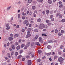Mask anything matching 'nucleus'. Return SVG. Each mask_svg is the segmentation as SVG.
Here are the masks:
<instances>
[{
  "label": "nucleus",
  "mask_w": 65,
  "mask_h": 65,
  "mask_svg": "<svg viewBox=\"0 0 65 65\" xmlns=\"http://www.w3.org/2000/svg\"><path fill=\"white\" fill-rule=\"evenodd\" d=\"M61 32L62 34V33H64V31L63 30H62L61 31Z\"/></svg>",
  "instance_id": "49530a36"
},
{
  "label": "nucleus",
  "mask_w": 65,
  "mask_h": 65,
  "mask_svg": "<svg viewBox=\"0 0 65 65\" xmlns=\"http://www.w3.org/2000/svg\"><path fill=\"white\" fill-rule=\"evenodd\" d=\"M20 58H22V56L21 55H20L18 57V59H20Z\"/></svg>",
  "instance_id": "ea45409f"
},
{
  "label": "nucleus",
  "mask_w": 65,
  "mask_h": 65,
  "mask_svg": "<svg viewBox=\"0 0 65 65\" xmlns=\"http://www.w3.org/2000/svg\"><path fill=\"white\" fill-rule=\"evenodd\" d=\"M19 35L18 34H15L14 35L15 37H19Z\"/></svg>",
  "instance_id": "dca6fc26"
},
{
  "label": "nucleus",
  "mask_w": 65,
  "mask_h": 65,
  "mask_svg": "<svg viewBox=\"0 0 65 65\" xmlns=\"http://www.w3.org/2000/svg\"><path fill=\"white\" fill-rule=\"evenodd\" d=\"M33 44H34V43H31V46L32 47L33 46Z\"/></svg>",
  "instance_id": "864d4df0"
},
{
  "label": "nucleus",
  "mask_w": 65,
  "mask_h": 65,
  "mask_svg": "<svg viewBox=\"0 0 65 65\" xmlns=\"http://www.w3.org/2000/svg\"><path fill=\"white\" fill-rule=\"evenodd\" d=\"M64 48V46H61L60 47L61 49H62V48Z\"/></svg>",
  "instance_id": "c03bdc74"
},
{
  "label": "nucleus",
  "mask_w": 65,
  "mask_h": 65,
  "mask_svg": "<svg viewBox=\"0 0 65 65\" xmlns=\"http://www.w3.org/2000/svg\"><path fill=\"white\" fill-rule=\"evenodd\" d=\"M31 34H28L26 36V38H28L29 37H30V36H31Z\"/></svg>",
  "instance_id": "39448f33"
},
{
  "label": "nucleus",
  "mask_w": 65,
  "mask_h": 65,
  "mask_svg": "<svg viewBox=\"0 0 65 65\" xmlns=\"http://www.w3.org/2000/svg\"><path fill=\"white\" fill-rule=\"evenodd\" d=\"M3 65H6V62H5L2 63Z\"/></svg>",
  "instance_id": "37998d69"
},
{
  "label": "nucleus",
  "mask_w": 65,
  "mask_h": 65,
  "mask_svg": "<svg viewBox=\"0 0 65 65\" xmlns=\"http://www.w3.org/2000/svg\"><path fill=\"white\" fill-rule=\"evenodd\" d=\"M63 6V5L62 4H61L59 6V7L60 8H61V7H62Z\"/></svg>",
  "instance_id": "c85d7f7f"
},
{
  "label": "nucleus",
  "mask_w": 65,
  "mask_h": 65,
  "mask_svg": "<svg viewBox=\"0 0 65 65\" xmlns=\"http://www.w3.org/2000/svg\"><path fill=\"white\" fill-rule=\"evenodd\" d=\"M44 28H45V25L44 24L42 23L40 25L39 29L41 30Z\"/></svg>",
  "instance_id": "f03ea898"
},
{
  "label": "nucleus",
  "mask_w": 65,
  "mask_h": 65,
  "mask_svg": "<svg viewBox=\"0 0 65 65\" xmlns=\"http://www.w3.org/2000/svg\"><path fill=\"white\" fill-rule=\"evenodd\" d=\"M32 53V52L31 51H29V52H28V54L29 55H31Z\"/></svg>",
  "instance_id": "c9c22d12"
},
{
  "label": "nucleus",
  "mask_w": 65,
  "mask_h": 65,
  "mask_svg": "<svg viewBox=\"0 0 65 65\" xmlns=\"http://www.w3.org/2000/svg\"><path fill=\"white\" fill-rule=\"evenodd\" d=\"M35 39H37V38L38 37V35H36V36H35Z\"/></svg>",
  "instance_id": "f3484780"
},
{
  "label": "nucleus",
  "mask_w": 65,
  "mask_h": 65,
  "mask_svg": "<svg viewBox=\"0 0 65 65\" xmlns=\"http://www.w3.org/2000/svg\"><path fill=\"white\" fill-rule=\"evenodd\" d=\"M65 22V19H63L61 21H60L59 22L60 23H61V22H62V23H63L64 22Z\"/></svg>",
  "instance_id": "0eeeda50"
},
{
  "label": "nucleus",
  "mask_w": 65,
  "mask_h": 65,
  "mask_svg": "<svg viewBox=\"0 0 65 65\" xmlns=\"http://www.w3.org/2000/svg\"><path fill=\"white\" fill-rule=\"evenodd\" d=\"M45 56H44L43 57H42V59H45Z\"/></svg>",
  "instance_id": "774afa93"
},
{
  "label": "nucleus",
  "mask_w": 65,
  "mask_h": 65,
  "mask_svg": "<svg viewBox=\"0 0 65 65\" xmlns=\"http://www.w3.org/2000/svg\"><path fill=\"white\" fill-rule=\"evenodd\" d=\"M46 23H48L50 22V20H46Z\"/></svg>",
  "instance_id": "2f4dec72"
},
{
  "label": "nucleus",
  "mask_w": 65,
  "mask_h": 65,
  "mask_svg": "<svg viewBox=\"0 0 65 65\" xmlns=\"http://www.w3.org/2000/svg\"><path fill=\"white\" fill-rule=\"evenodd\" d=\"M13 34H10V36H11V37H13Z\"/></svg>",
  "instance_id": "13d9d810"
},
{
  "label": "nucleus",
  "mask_w": 65,
  "mask_h": 65,
  "mask_svg": "<svg viewBox=\"0 0 65 65\" xmlns=\"http://www.w3.org/2000/svg\"><path fill=\"white\" fill-rule=\"evenodd\" d=\"M41 53H42V51L41 50H39L38 51V54H41Z\"/></svg>",
  "instance_id": "2eb2a0df"
},
{
  "label": "nucleus",
  "mask_w": 65,
  "mask_h": 65,
  "mask_svg": "<svg viewBox=\"0 0 65 65\" xmlns=\"http://www.w3.org/2000/svg\"><path fill=\"white\" fill-rule=\"evenodd\" d=\"M25 31V29H22V32H24Z\"/></svg>",
  "instance_id": "58836bf2"
},
{
  "label": "nucleus",
  "mask_w": 65,
  "mask_h": 65,
  "mask_svg": "<svg viewBox=\"0 0 65 65\" xmlns=\"http://www.w3.org/2000/svg\"><path fill=\"white\" fill-rule=\"evenodd\" d=\"M18 54L19 53H18V52H16L15 54V56H17V55H18Z\"/></svg>",
  "instance_id": "4c0bfd02"
},
{
  "label": "nucleus",
  "mask_w": 65,
  "mask_h": 65,
  "mask_svg": "<svg viewBox=\"0 0 65 65\" xmlns=\"http://www.w3.org/2000/svg\"><path fill=\"white\" fill-rule=\"evenodd\" d=\"M37 21L38 22H41V19L39 18V19H38Z\"/></svg>",
  "instance_id": "ddd939ff"
},
{
  "label": "nucleus",
  "mask_w": 65,
  "mask_h": 65,
  "mask_svg": "<svg viewBox=\"0 0 65 65\" xmlns=\"http://www.w3.org/2000/svg\"><path fill=\"white\" fill-rule=\"evenodd\" d=\"M35 32H38V30L37 29H36L34 30Z\"/></svg>",
  "instance_id": "393cba45"
},
{
  "label": "nucleus",
  "mask_w": 65,
  "mask_h": 65,
  "mask_svg": "<svg viewBox=\"0 0 65 65\" xmlns=\"http://www.w3.org/2000/svg\"><path fill=\"white\" fill-rule=\"evenodd\" d=\"M30 57L29 56V55H27V56H26V58H27V59H29V58Z\"/></svg>",
  "instance_id": "79ce46f5"
},
{
  "label": "nucleus",
  "mask_w": 65,
  "mask_h": 65,
  "mask_svg": "<svg viewBox=\"0 0 65 65\" xmlns=\"http://www.w3.org/2000/svg\"><path fill=\"white\" fill-rule=\"evenodd\" d=\"M27 23L28 20H26L23 22V24H24V25H26V24H27Z\"/></svg>",
  "instance_id": "423d86ee"
},
{
  "label": "nucleus",
  "mask_w": 65,
  "mask_h": 65,
  "mask_svg": "<svg viewBox=\"0 0 65 65\" xmlns=\"http://www.w3.org/2000/svg\"><path fill=\"white\" fill-rule=\"evenodd\" d=\"M25 45L24 44H22L21 46V48H23V47H24V46H25Z\"/></svg>",
  "instance_id": "412c9836"
},
{
  "label": "nucleus",
  "mask_w": 65,
  "mask_h": 65,
  "mask_svg": "<svg viewBox=\"0 0 65 65\" xmlns=\"http://www.w3.org/2000/svg\"><path fill=\"white\" fill-rule=\"evenodd\" d=\"M21 46L20 45H18L16 47V49L17 50H19V49H20V47Z\"/></svg>",
  "instance_id": "9b49d317"
},
{
  "label": "nucleus",
  "mask_w": 65,
  "mask_h": 65,
  "mask_svg": "<svg viewBox=\"0 0 65 65\" xmlns=\"http://www.w3.org/2000/svg\"><path fill=\"white\" fill-rule=\"evenodd\" d=\"M28 31H31V30H32V29L31 28H28Z\"/></svg>",
  "instance_id": "de8ad7c7"
},
{
  "label": "nucleus",
  "mask_w": 65,
  "mask_h": 65,
  "mask_svg": "<svg viewBox=\"0 0 65 65\" xmlns=\"http://www.w3.org/2000/svg\"><path fill=\"white\" fill-rule=\"evenodd\" d=\"M14 53L13 52H12L11 53V56H12L13 55Z\"/></svg>",
  "instance_id": "680f3d73"
},
{
  "label": "nucleus",
  "mask_w": 65,
  "mask_h": 65,
  "mask_svg": "<svg viewBox=\"0 0 65 65\" xmlns=\"http://www.w3.org/2000/svg\"><path fill=\"white\" fill-rule=\"evenodd\" d=\"M27 46H26L24 48V50H25L26 49H27Z\"/></svg>",
  "instance_id": "4d7b16f0"
},
{
  "label": "nucleus",
  "mask_w": 65,
  "mask_h": 65,
  "mask_svg": "<svg viewBox=\"0 0 65 65\" xmlns=\"http://www.w3.org/2000/svg\"><path fill=\"white\" fill-rule=\"evenodd\" d=\"M28 65H31L32 64V61L29 60L28 61Z\"/></svg>",
  "instance_id": "20e7f679"
},
{
  "label": "nucleus",
  "mask_w": 65,
  "mask_h": 65,
  "mask_svg": "<svg viewBox=\"0 0 65 65\" xmlns=\"http://www.w3.org/2000/svg\"><path fill=\"white\" fill-rule=\"evenodd\" d=\"M26 13L24 12H23L22 13V15H24V16L26 15Z\"/></svg>",
  "instance_id": "473e14b6"
},
{
  "label": "nucleus",
  "mask_w": 65,
  "mask_h": 65,
  "mask_svg": "<svg viewBox=\"0 0 65 65\" xmlns=\"http://www.w3.org/2000/svg\"><path fill=\"white\" fill-rule=\"evenodd\" d=\"M28 3H31L32 2V0H28Z\"/></svg>",
  "instance_id": "b1692460"
},
{
  "label": "nucleus",
  "mask_w": 65,
  "mask_h": 65,
  "mask_svg": "<svg viewBox=\"0 0 65 65\" xmlns=\"http://www.w3.org/2000/svg\"><path fill=\"white\" fill-rule=\"evenodd\" d=\"M40 61V59H37V61L38 62H39Z\"/></svg>",
  "instance_id": "a18cd8bd"
},
{
  "label": "nucleus",
  "mask_w": 65,
  "mask_h": 65,
  "mask_svg": "<svg viewBox=\"0 0 65 65\" xmlns=\"http://www.w3.org/2000/svg\"><path fill=\"white\" fill-rule=\"evenodd\" d=\"M57 58H58V57L56 55H55L54 56V59H57Z\"/></svg>",
  "instance_id": "f704fd0d"
},
{
  "label": "nucleus",
  "mask_w": 65,
  "mask_h": 65,
  "mask_svg": "<svg viewBox=\"0 0 65 65\" xmlns=\"http://www.w3.org/2000/svg\"><path fill=\"white\" fill-rule=\"evenodd\" d=\"M5 59L6 60H8V58H7V57H5Z\"/></svg>",
  "instance_id": "6e6d98bb"
},
{
  "label": "nucleus",
  "mask_w": 65,
  "mask_h": 65,
  "mask_svg": "<svg viewBox=\"0 0 65 65\" xmlns=\"http://www.w3.org/2000/svg\"><path fill=\"white\" fill-rule=\"evenodd\" d=\"M63 57H65V53H64L63 54Z\"/></svg>",
  "instance_id": "0e129e2a"
},
{
  "label": "nucleus",
  "mask_w": 65,
  "mask_h": 65,
  "mask_svg": "<svg viewBox=\"0 0 65 65\" xmlns=\"http://www.w3.org/2000/svg\"><path fill=\"white\" fill-rule=\"evenodd\" d=\"M12 47L13 50H14V49H15V47L14 46V45H12Z\"/></svg>",
  "instance_id": "5701e85b"
},
{
  "label": "nucleus",
  "mask_w": 65,
  "mask_h": 65,
  "mask_svg": "<svg viewBox=\"0 0 65 65\" xmlns=\"http://www.w3.org/2000/svg\"><path fill=\"white\" fill-rule=\"evenodd\" d=\"M30 42H28L27 43L26 45H27V46H29V45H30Z\"/></svg>",
  "instance_id": "6ab92c4d"
},
{
  "label": "nucleus",
  "mask_w": 65,
  "mask_h": 65,
  "mask_svg": "<svg viewBox=\"0 0 65 65\" xmlns=\"http://www.w3.org/2000/svg\"><path fill=\"white\" fill-rule=\"evenodd\" d=\"M21 3V2L20 1H19L17 3V4H20Z\"/></svg>",
  "instance_id": "bf43d9fd"
},
{
  "label": "nucleus",
  "mask_w": 65,
  "mask_h": 65,
  "mask_svg": "<svg viewBox=\"0 0 65 65\" xmlns=\"http://www.w3.org/2000/svg\"><path fill=\"white\" fill-rule=\"evenodd\" d=\"M42 13L43 14V15L45 14V11H43V12H42Z\"/></svg>",
  "instance_id": "72a5a7b5"
},
{
  "label": "nucleus",
  "mask_w": 65,
  "mask_h": 65,
  "mask_svg": "<svg viewBox=\"0 0 65 65\" xmlns=\"http://www.w3.org/2000/svg\"><path fill=\"white\" fill-rule=\"evenodd\" d=\"M62 34L60 32H59L58 33L59 36H61V35H62Z\"/></svg>",
  "instance_id": "cd10ccee"
},
{
  "label": "nucleus",
  "mask_w": 65,
  "mask_h": 65,
  "mask_svg": "<svg viewBox=\"0 0 65 65\" xmlns=\"http://www.w3.org/2000/svg\"><path fill=\"white\" fill-rule=\"evenodd\" d=\"M39 42H41V43H42L43 42V41L42 40V38L41 37H39Z\"/></svg>",
  "instance_id": "7ed1b4c3"
},
{
  "label": "nucleus",
  "mask_w": 65,
  "mask_h": 65,
  "mask_svg": "<svg viewBox=\"0 0 65 65\" xmlns=\"http://www.w3.org/2000/svg\"><path fill=\"white\" fill-rule=\"evenodd\" d=\"M22 19L23 20H24V19H25V17H22Z\"/></svg>",
  "instance_id": "603ef678"
},
{
  "label": "nucleus",
  "mask_w": 65,
  "mask_h": 65,
  "mask_svg": "<svg viewBox=\"0 0 65 65\" xmlns=\"http://www.w3.org/2000/svg\"><path fill=\"white\" fill-rule=\"evenodd\" d=\"M22 60L23 61H25V58H22Z\"/></svg>",
  "instance_id": "09e8293b"
},
{
  "label": "nucleus",
  "mask_w": 65,
  "mask_h": 65,
  "mask_svg": "<svg viewBox=\"0 0 65 65\" xmlns=\"http://www.w3.org/2000/svg\"><path fill=\"white\" fill-rule=\"evenodd\" d=\"M11 8V6H10L8 7L7 8V10H9Z\"/></svg>",
  "instance_id": "7c9ffc66"
},
{
  "label": "nucleus",
  "mask_w": 65,
  "mask_h": 65,
  "mask_svg": "<svg viewBox=\"0 0 65 65\" xmlns=\"http://www.w3.org/2000/svg\"><path fill=\"white\" fill-rule=\"evenodd\" d=\"M64 60V58H63L62 57H60L58 58V62H60V64L62 65L63 63V61Z\"/></svg>",
  "instance_id": "f257e3e1"
},
{
  "label": "nucleus",
  "mask_w": 65,
  "mask_h": 65,
  "mask_svg": "<svg viewBox=\"0 0 65 65\" xmlns=\"http://www.w3.org/2000/svg\"><path fill=\"white\" fill-rule=\"evenodd\" d=\"M16 28H19V25H17L16 26Z\"/></svg>",
  "instance_id": "5fc2aeb1"
},
{
  "label": "nucleus",
  "mask_w": 65,
  "mask_h": 65,
  "mask_svg": "<svg viewBox=\"0 0 65 65\" xmlns=\"http://www.w3.org/2000/svg\"><path fill=\"white\" fill-rule=\"evenodd\" d=\"M53 12H54V10H51L50 11V14H52L53 13Z\"/></svg>",
  "instance_id": "e433bc0d"
},
{
  "label": "nucleus",
  "mask_w": 65,
  "mask_h": 65,
  "mask_svg": "<svg viewBox=\"0 0 65 65\" xmlns=\"http://www.w3.org/2000/svg\"><path fill=\"white\" fill-rule=\"evenodd\" d=\"M32 26V24H30L29 25V27H31Z\"/></svg>",
  "instance_id": "052dcab7"
},
{
  "label": "nucleus",
  "mask_w": 65,
  "mask_h": 65,
  "mask_svg": "<svg viewBox=\"0 0 65 65\" xmlns=\"http://www.w3.org/2000/svg\"><path fill=\"white\" fill-rule=\"evenodd\" d=\"M8 39L9 41H11L13 40V38L12 37H9L8 38Z\"/></svg>",
  "instance_id": "1a4fd4ad"
},
{
  "label": "nucleus",
  "mask_w": 65,
  "mask_h": 65,
  "mask_svg": "<svg viewBox=\"0 0 65 65\" xmlns=\"http://www.w3.org/2000/svg\"><path fill=\"white\" fill-rule=\"evenodd\" d=\"M9 25V24L8 23L6 24V27H8Z\"/></svg>",
  "instance_id": "bb28decb"
},
{
  "label": "nucleus",
  "mask_w": 65,
  "mask_h": 65,
  "mask_svg": "<svg viewBox=\"0 0 65 65\" xmlns=\"http://www.w3.org/2000/svg\"><path fill=\"white\" fill-rule=\"evenodd\" d=\"M58 51V54L59 55H60L61 54H62V51Z\"/></svg>",
  "instance_id": "aec40b11"
},
{
  "label": "nucleus",
  "mask_w": 65,
  "mask_h": 65,
  "mask_svg": "<svg viewBox=\"0 0 65 65\" xmlns=\"http://www.w3.org/2000/svg\"><path fill=\"white\" fill-rule=\"evenodd\" d=\"M48 2L49 3V4H52V0H48Z\"/></svg>",
  "instance_id": "9d476101"
},
{
  "label": "nucleus",
  "mask_w": 65,
  "mask_h": 65,
  "mask_svg": "<svg viewBox=\"0 0 65 65\" xmlns=\"http://www.w3.org/2000/svg\"><path fill=\"white\" fill-rule=\"evenodd\" d=\"M23 53V51L22 50H20V54H22Z\"/></svg>",
  "instance_id": "a19ab883"
},
{
  "label": "nucleus",
  "mask_w": 65,
  "mask_h": 65,
  "mask_svg": "<svg viewBox=\"0 0 65 65\" xmlns=\"http://www.w3.org/2000/svg\"><path fill=\"white\" fill-rule=\"evenodd\" d=\"M32 9H33V10H34V9H35L36 8H35V6H32Z\"/></svg>",
  "instance_id": "4be33fe9"
},
{
  "label": "nucleus",
  "mask_w": 65,
  "mask_h": 65,
  "mask_svg": "<svg viewBox=\"0 0 65 65\" xmlns=\"http://www.w3.org/2000/svg\"><path fill=\"white\" fill-rule=\"evenodd\" d=\"M37 12V10H35L34 11V13H36Z\"/></svg>",
  "instance_id": "8fccbe9b"
},
{
  "label": "nucleus",
  "mask_w": 65,
  "mask_h": 65,
  "mask_svg": "<svg viewBox=\"0 0 65 65\" xmlns=\"http://www.w3.org/2000/svg\"><path fill=\"white\" fill-rule=\"evenodd\" d=\"M58 30H57V29H56L55 30V33H58Z\"/></svg>",
  "instance_id": "c756f323"
},
{
  "label": "nucleus",
  "mask_w": 65,
  "mask_h": 65,
  "mask_svg": "<svg viewBox=\"0 0 65 65\" xmlns=\"http://www.w3.org/2000/svg\"><path fill=\"white\" fill-rule=\"evenodd\" d=\"M18 44H19V43H18L17 42H16L15 43V45L16 46H17V45H18Z\"/></svg>",
  "instance_id": "3c124183"
},
{
  "label": "nucleus",
  "mask_w": 65,
  "mask_h": 65,
  "mask_svg": "<svg viewBox=\"0 0 65 65\" xmlns=\"http://www.w3.org/2000/svg\"><path fill=\"white\" fill-rule=\"evenodd\" d=\"M36 45H38L39 46H40L41 45L40 44L39 42H36Z\"/></svg>",
  "instance_id": "f8f14e48"
},
{
  "label": "nucleus",
  "mask_w": 65,
  "mask_h": 65,
  "mask_svg": "<svg viewBox=\"0 0 65 65\" xmlns=\"http://www.w3.org/2000/svg\"><path fill=\"white\" fill-rule=\"evenodd\" d=\"M7 45L8 46H9V43H8L7 44Z\"/></svg>",
  "instance_id": "69168bd1"
},
{
  "label": "nucleus",
  "mask_w": 65,
  "mask_h": 65,
  "mask_svg": "<svg viewBox=\"0 0 65 65\" xmlns=\"http://www.w3.org/2000/svg\"><path fill=\"white\" fill-rule=\"evenodd\" d=\"M47 48L48 49H51L52 48V47L50 45H48L47 47Z\"/></svg>",
  "instance_id": "4468645a"
},
{
  "label": "nucleus",
  "mask_w": 65,
  "mask_h": 65,
  "mask_svg": "<svg viewBox=\"0 0 65 65\" xmlns=\"http://www.w3.org/2000/svg\"><path fill=\"white\" fill-rule=\"evenodd\" d=\"M51 52H50L49 53H46V55L47 56H49V55H51Z\"/></svg>",
  "instance_id": "a211bd4d"
},
{
  "label": "nucleus",
  "mask_w": 65,
  "mask_h": 65,
  "mask_svg": "<svg viewBox=\"0 0 65 65\" xmlns=\"http://www.w3.org/2000/svg\"><path fill=\"white\" fill-rule=\"evenodd\" d=\"M50 11L48 10H47L46 11V14H47V15H48V14H49V12Z\"/></svg>",
  "instance_id": "6e6552de"
},
{
  "label": "nucleus",
  "mask_w": 65,
  "mask_h": 65,
  "mask_svg": "<svg viewBox=\"0 0 65 65\" xmlns=\"http://www.w3.org/2000/svg\"><path fill=\"white\" fill-rule=\"evenodd\" d=\"M19 42L20 43L21 42V41H22V40L21 39H20L19 40Z\"/></svg>",
  "instance_id": "338daca9"
},
{
  "label": "nucleus",
  "mask_w": 65,
  "mask_h": 65,
  "mask_svg": "<svg viewBox=\"0 0 65 65\" xmlns=\"http://www.w3.org/2000/svg\"><path fill=\"white\" fill-rule=\"evenodd\" d=\"M6 29L7 30H9V29H10V27L8 26L6 28Z\"/></svg>",
  "instance_id": "a878e982"
},
{
  "label": "nucleus",
  "mask_w": 65,
  "mask_h": 65,
  "mask_svg": "<svg viewBox=\"0 0 65 65\" xmlns=\"http://www.w3.org/2000/svg\"><path fill=\"white\" fill-rule=\"evenodd\" d=\"M51 23H48V26H50V25H51Z\"/></svg>",
  "instance_id": "e2e57ef3"
}]
</instances>
